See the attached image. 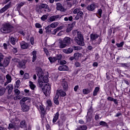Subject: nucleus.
<instances>
[{
  "mask_svg": "<svg viewBox=\"0 0 130 130\" xmlns=\"http://www.w3.org/2000/svg\"><path fill=\"white\" fill-rule=\"evenodd\" d=\"M36 71L37 73V75L39 77V80L38 81L39 86L40 88H42L44 86V84L48 83V77L47 76H44V73L41 68H38L36 69Z\"/></svg>",
  "mask_w": 130,
  "mask_h": 130,
  "instance_id": "1",
  "label": "nucleus"
},
{
  "mask_svg": "<svg viewBox=\"0 0 130 130\" xmlns=\"http://www.w3.org/2000/svg\"><path fill=\"white\" fill-rule=\"evenodd\" d=\"M74 41L78 45L80 46H85V39H84V36L82 34V32H78L77 37H75Z\"/></svg>",
  "mask_w": 130,
  "mask_h": 130,
  "instance_id": "2",
  "label": "nucleus"
},
{
  "mask_svg": "<svg viewBox=\"0 0 130 130\" xmlns=\"http://www.w3.org/2000/svg\"><path fill=\"white\" fill-rule=\"evenodd\" d=\"M72 39L70 37H65L62 41L59 42V48H64L71 44Z\"/></svg>",
  "mask_w": 130,
  "mask_h": 130,
  "instance_id": "3",
  "label": "nucleus"
},
{
  "mask_svg": "<svg viewBox=\"0 0 130 130\" xmlns=\"http://www.w3.org/2000/svg\"><path fill=\"white\" fill-rule=\"evenodd\" d=\"M13 26L10 23H5L3 24V26L1 28L2 33H10L12 31Z\"/></svg>",
  "mask_w": 130,
  "mask_h": 130,
  "instance_id": "4",
  "label": "nucleus"
},
{
  "mask_svg": "<svg viewBox=\"0 0 130 130\" xmlns=\"http://www.w3.org/2000/svg\"><path fill=\"white\" fill-rule=\"evenodd\" d=\"M42 90L44 95H45L46 97H48V96L50 95V93H51V86L50 84H49V83L46 84Z\"/></svg>",
  "mask_w": 130,
  "mask_h": 130,
  "instance_id": "5",
  "label": "nucleus"
},
{
  "mask_svg": "<svg viewBox=\"0 0 130 130\" xmlns=\"http://www.w3.org/2000/svg\"><path fill=\"white\" fill-rule=\"evenodd\" d=\"M10 58L7 57H5L3 60L0 62V67L7 68L10 64Z\"/></svg>",
  "mask_w": 130,
  "mask_h": 130,
  "instance_id": "6",
  "label": "nucleus"
},
{
  "mask_svg": "<svg viewBox=\"0 0 130 130\" xmlns=\"http://www.w3.org/2000/svg\"><path fill=\"white\" fill-rule=\"evenodd\" d=\"M96 8L97 4L95 3L88 5V6L86 7L87 10L89 11V12H94Z\"/></svg>",
  "mask_w": 130,
  "mask_h": 130,
  "instance_id": "7",
  "label": "nucleus"
},
{
  "mask_svg": "<svg viewBox=\"0 0 130 130\" xmlns=\"http://www.w3.org/2000/svg\"><path fill=\"white\" fill-rule=\"evenodd\" d=\"M61 85L62 86L64 91L69 90V84H68V82L65 79L61 81Z\"/></svg>",
  "mask_w": 130,
  "mask_h": 130,
  "instance_id": "8",
  "label": "nucleus"
},
{
  "mask_svg": "<svg viewBox=\"0 0 130 130\" xmlns=\"http://www.w3.org/2000/svg\"><path fill=\"white\" fill-rule=\"evenodd\" d=\"M57 26H58V22H53L51 23L50 25L46 27L45 29L46 30V32H48L49 31V28H56Z\"/></svg>",
  "mask_w": 130,
  "mask_h": 130,
  "instance_id": "9",
  "label": "nucleus"
},
{
  "mask_svg": "<svg viewBox=\"0 0 130 130\" xmlns=\"http://www.w3.org/2000/svg\"><path fill=\"white\" fill-rule=\"evenodd\" d=\"M12 7V5L11 3H9V4L5 5L2 9L0 10V14H3V13H5L7 10L8 9H10Z\"/></svg>",
  "mask_w": 130,
  "mask_h": 130,
  "instance_id": "10",
  "label": "nucleus"
},
{
  "mask_svg": "<svg viewBox=\"0 0 130 130\" xmlns=\"http://www.w3.org/2000/svg\"><path fill=\"white\" fill-rule=\"evenodd\" d=\"M56 9L57 11H60V12H66V11H67V9H64L60 3L56 4Z\"/></svg>",
  "mask_w": 130,
  "mask_h": 130,
  "instance_id": "11",
  "label": "nucleus"
},
{
  "mask_svg": "<svg viewBox=\"0 0 130 130\" xmlns=\"http://www.w3.org/2000/svg\"><path fill=\"white\" fill-rule=\"evenodd\" d=\"M6 89L8 90V94L9 95L12 94V92L13 91V89H14V86L12 84H9L7 87Z\"/></svg>",
  "mask_w": 130,
  "mask_h": 130,
  "instance_id": "12",
  "label": "nucleus"
},
{
  "mask_svg": "<svg viewBox=\"0 0 130 130\" xmlns=\"http://www.w3.org/2000/svg\"><path fill=\"white\" fill-rule=\"evenodd\" d=\"M37 51L36 50L33 51L31 53H30V55L32 56V62H35V60H36L37 58Z\"/></svg>",
  "mask_w": 130,
  "mask_h": 130,
  "instance_id": "13",
  "label": "nucleus"
},
{
  "mask_svg": "<svg viewBox=\"0 0 130 130\" xmlns=\"http://www.w3.org/2000/svg\"><path fill=\"white\" fill-rule=\"evenodd\" d=\"M90 36L91 41H94V40H96V39H97L99 37V35L93 33L90 34Z\"/></svg>",
  "mask_w": 130,
  "mask_h": 130,
  "instance_id": "14",
  "label": "nucleus"
},
{
  "mask_svg": "<svg viewBox=\"0 0 130 130\" xmlns=\"http://www.w3.org/2000/svg\"><path fill=\"white\" fill-rule=\"evenodd\" d=\"M20 46L22 49H27V48H28V46H29V44L25 42V41H22L20 43Z\"/></svg>",
  "mask_w": 130,
  "mask_h": 130,
  "instance_id": "15",
  "label": "nucleus"
},
{
  "mask_svg": "<svg viewBox=\"0 0 130 130\" xmlns=\"http://www.w3.org/2000/svg\"><path fill=\"white\" fill-rule=\"evenodd\" d=\"M21 110L23 111V112H27V111H29V110H30V107L26 105L25 104L21 106Z\"/></svg>",
  "mask_w": 130,
  "mask_h": 130,
  "instance_id": "16",
  "label": "nucleus"
},
{
  "mask_svg": "<svg viewBox=\"0 0 130 130\" xmlns=\"http://www.w3.org/2000/svg\"><path fill=\"white\" fill-rule=\"evenodd\" d=\"M59 117V113L58 112H57L54 116V117L53 118V123H54L57 121V119H58V118Z\"/></svg>",
  "mask_w": 130,
  "mask_h": 130,
  "instance_id": "17",
  "label": "nucleus"
},
{
  "mask_svg": "<svg viewBox=\"0 0 130 130\" xmlns=\"http://www.w3.org/2000/svg\"><path fill=\"white\" fill-rule=\"evenodd\" d=\"M26 63H27V60H22V61L19 62L18 64L20 68H25V66H26Z\"/></svg>",
  "mask_w": 130,
  "mask_h": 130,
  "instance_id": "18",
  "label": "nucleus"
},
{
  "mask_svg": "<svg viewBox=\"0 0 130 130\" xmlns=\"http://www.w3.org/2000/svg\"><path fill=\"white\" fill-rule=\"evenodd\" d=\"M74 56L75 60H79V59L82 57V54L78 52L75 53Z\"/></svg>",
  "mask_w": 130,
  "mask_h": 130,
  "instance_id": "19",
  "label": "nucleus"
},
{
  "mask_svg": "<svg viewBox=\"0 0 130 130\" xmlns=\"http://www.w3.org/2000/svg\"><path fill=\"white\" fill-rule=\"evenodd\" d=\"M73 50H74L73 49V48L70 47V48H68V49H64L63 50V52H64V53H66L67 54H69L70 53H72V52H73Z\"/></svg>",
  "mask_w": 130,
  "mask_h": 130,
  "instance_id": "20",
  "label": "nucleus"
},
{
  "mask_svg": "<svg viewBox=\"0 0 130 130\" xmlns=\"http://www.w3.org/2000/svg\"><path fill=\"white\" fill-rule=\"evenodd\" d=\"M27 100H29V98L28 97H24L23 99H22L20 101V103L21 106H23V105H25L26 104L25 102L27 101Z\"/></svg>",
  "mask_w": 130,
  "mask_h": 130,
  "instance_id": "21",
  "label": "nucleus"
},
{
  "mask_svg": "<svg viewBox=\"0 0 130 130\" xmlns=\"http://www.w3.org/2000/svg\"><path fill=\"white\" fill-rule=\"evenodd\" d=\"M69 70V67L68 66L64 65V66H59L58 67V70L59 71H67Z\"/></svg>",
  "mask_w": 130,
  "mask_h": 130,
  "instance_id": "22",
  "label": "nucleus"
},
{
  "mask_svg": "<svg viewBox=\"0 0 130 130\" xmlns=\"http://www.w3.org/2000/svg\"><path fill=\"white\" fill-rule=\"evenodd\" d=\"M47 107L46 109L49 110L50 108H51V106H52V102H51V100H48L47 101Z\"/></svg>",
  "mask_w": 130,
  "mask_h": 130,
  "instance_id": "23",
  "label": "nucleus"
},
{
  "mask_svg": "<svg viewBox=\"0 0 130 130\" xmlns=\"http://www.w3.org/2000/svg\"><path fill=\"white\" fill-rule=\"evenodd\" d=\"M57 93L61 96V97H64V96H67V93L66 92L63 91L62 89H60L57 90Z\"/></svg>",
  "mask_w": 130,
  "mask_h": 130,
  "instance_id": "24",
  "label": "nucleus"
},
{
  "mask_svg": "<svg viewBox=\"0 0 130 130\" xmlns=\"http://www.w3.org/2000/svg\"><path fill=\"white\" fill-rule=\"evenodd\" d=\"M120 67H122V68H129L130 67V62L120 63Z\"/></svg>",
  "mask_w": 130,
  "mask_h": 130,
  "instance_id": "25",
  "label": "nucleus"
},
{
  "mask_svg": "<svg viewBox=\"0 0 130 130\" xmlns=\"http://www.w3.org/2000/svg\"><path fill=\"white\" fill-rule=\"evenodd\" d=\"M99 90H100L99 87H96L93 91V96H97L98 92H99Z\"/></svg>",
  "mask_w": 130,
  "mask_h": 130,
  "instance_id": "26",
  "label": "nucleus"
},
{
  "mask_svg": "<svg viewBox=\"0 0 130 130\" xmlns=\"http://www.w3.org/2000/svg\"><path fill=\"white\" fill-rule=\"evenodd\" d=\"M87 126L83 125H80L76 128V130H87Z\"/></svg>",
  "mask_w": 130,
  "mask_h": 130,
  "instance_id": "27",
  "label": "nucleus"
},
{
  "mask_svg": "<svg viewBox=\"0 0 130 130\" xmlns=\"http://www.w3.org/2000/svg\"><path fill=\"white\" fill-rule=\"evenodd\" d=\"M26 126V121H22L20 124V127H21V128H25Z\"/></svg>",
  "mask_w": 130,
  "mask_h": 130,
  "instance_id": "28",
  "label": "nucleus"
},
{
  "mask_svg": "<svg viewBox=\"0 0 130 130\" xmlns=\"http://www.w3.org/2000/svg\"><path fill=\"white\" fill-rule=\"evenodd\" d=\"M10 41L12 45L16 44V39H15V38L11 37L10 39Z\"/></svg>",
  "mask_w": 130,
  "mask_h": 130,
  "instance_id": "29",
  "label": "nucleus"
},
{
  "mask_svg": "<svg viewBox=\"0 0 130 130\" xmlns=\"http://www.w3.org/2000/svg\"><path fill=\"white\" fill-rule=\"evenodd\" d=\"M72 30H73V24H69L66 32H67V33H69V32H71Z\"/></svg>",
  "mask_w": 130,
  "mask_h": 130,
  "instance_id": "30",
  "label": "nucleus"
},
{
  "mask_svg": "<svg viewBox=\"0 0 130 130\" xmlns=\"http://www.w3.org/2000/svg\"><path fill=\"white\" fill-rule=\"evenodd\" d=\"M29 87L31 90H34L36 88V85L32 81H29Z\"/></svg>",
  "mask_w": 130,
  "mask_h": 130,
  "instance_id": "31",
  "label": "nucleus"
},
{
  "mask_svg": "<svg viewBox=\"0 0 130 130\" xmlns=\"http://www.w3.org/2000/svg\"><path fill=\"white\" fill-rule=\"evenodd\" d=\"M26 3L25 2H21L20 4H17V10H21V7H23L24 5H25Z\"/></svg>",
  "mask_w": 130,
  "mask_h": 130,
  "instance_id": "32",
  "label": "nucleus"
},
{
  "mask_svg": "<svg viewBox=\"0 0 130 130\" xmlns=\"http://www.w3.org/2000/svg\"><path fill=\"white\" fill-rule=\"evenodd\" d=\"M54 103L56 105H58L59 104V102L58 101V96H55L54 98Z\"/></svg>",
  "mask_w": 130,
  "mask_h": 130,
  "instance_id": "33",
  "label": "nucleus"
},
{
  "mask_svg": "<svg viewBox=\"0 0 130 130\" xmlns=\"http://www.w3.org/2000/svg\"><path fill=\"white\" fill-rule=\"evenodd\" d=\"M6 93V88L2 87L0 89V96H3Z\"/></svg>",
  "mask_w": 130,
  "mask_h": 130,
  "instance_id": "34",
  "label": "nucleus"
},
{
  "mask_svg": "<svg viewBox=\"0 0 130 130\" xmlns=\"http://www.w3.org/2000/svg\"><path fill=\"white\" fill-rule=\"evenodd\" d=\"M50 62L52 63L53 62H55L56 61V60L55 59V57H49L48 58Z\"/></svg>",
  "mask_w": 130,
  "mask_h": 130,
  "instance_id": "35",
  "label": "nucleus"
},
{
  "mask_svg": "<svg viewBox=\"0 0 130 130\" xmlns=\"http://www.w3.org/2000/svg\"><path fill=\"white\" fill-rule=\"evenodd\" d=\"M48 5L47 4H42L40 6V9H47Z\"/></svg>",
  "mask_w": 130,
  "mask_h": 130,
  "instance_id": "36",
  "label": "nucleus"
},
{
  "mask_svg": "<svg viewBox=\"0 0 130 130\" xmlns=\"http://www.w3.org/2000/svg\"><path fill=\"white\" fill-rule=\"evenodd\" d=\"M6 79H7V82H9L10 83L12 82V77L10 75L7 74L6 75Z\"/></svg>",
  "mask_w": 130,
  "mask_h": 130,
  "instance_id": "37",
  "label": "nucleus"
},
{
  "mask_svg": "<svg viewBox=\"0 0 130 130\" xmlns=\"http://www.w3.org/2000/svg\"><path fill=\"white\" fill-rule=\"evenodd\" d=\"M48 17V15H43L41 17V20H42V21H45V20H47Z\"/></svg>",
  "mask_w": 130,
  "mask_h": 130,
  "instance_id": "38",
  "label": "nucleus"
},
{
  "mask_svg": "<svg viewBox=\"0 0 130 130\" xmlns=\"http://www.w3.org/2000/svg\"><path fill=\"white\" fill-rule=\"evenodd\" d=\"M61 57H62V55H61V54L57 55V56L55 57L56 61V60H60V59H61Z\"/></svg>",
  "mask_w": 130,
  "mask_h": 130,
  "instance_id": "39",
  "label": "nucleus"
},
{
  "mask_svg": "<svg viewBox=\"0 0 130 130\" xmlns=\"http://www.w3.org/2000/svg\"><path fill=\"white\" fill-rule=\"evenodd\" d=\"M99 124L100 125H103V126H107V123L103 121H101Z\"/></svg>",
  "mask_w": 130,
  "mask_h": 130,
  "instance_id": "40",
  "label": "nucleus"
},
{
  "mask_svg": "<svg viewBox=\"0 0 130 130\" xmlns=\"http://www.w3.org/2000/svg\"><path fill=\"white\" fill-rule=\"evenodd\" d=\"M116 46H117L118 47H122V46H123V45H124V42H122L120 43H117L116 44Z\"/></svg>",
  "mask_w": 130,
  "mask_h": 130,
  "instance_id": "41",
  "label": "nucleus"
},
{
  "mask_svg": "<svg viewBox=\"0 0 130 130\" xmlns=\"http://www.w3.org/2000/svg\"><path fill=\"white\" fill-rule=\"evenodd\" d=\"M54 17L55 18V20L56 21L58 19L60 20V19L61 18V17H62V15H58L54 16Z\"/></svg>",
  "mask_w": 130,
  "mask_h": 130,
  "instance_id": "42",
  "label": "nucleus"
},
{
  "mask_svg": "<svg viewBox=\"0 0 130 130\" xmlns=\"http://www.w3.org/2000/svg\"><path fill=\"white\" fill-rule=\"evenodd\" d=\"M80 11H81V10L80 9L76 8V9L74 10L73 14H77Z\"/></svg>",
  "mask_w": 130,
  "mask_h": 130,
  "instance_id": "43",
  "label": "nucleus"
},
{
  "mask_svg": "<svg viewBox=\"0 0 130 130\" xmlns=\"http://www.w3.org/2000/svg\"><path fill=\"white\" fill-rule=\"evenodd\" d=\"M76 68H81V63L78 61L75 62Z\"/></svg>",
  "mask_w": 130,
  "mask_h": 130,
  "instance_id": "44",
  "label": "nucleus"
},
{
  "mask_svg": "<svg viewBox=\"0 0 130 130\" xmlns=\"http://www.w3.org/2000/svg\"><path fill=\"white\" fill-rule=\"evenodd\" d=\"M83 94H89L90 93V90L88 89H84L83 90Z\"/></svg>",
  "mask_w": 130,
  "mask_h": 130,
  "instance_id": "45",
  "label": "nucleus"
},
{
  "mask_svg": "<svg viewBox=\"0 0 130 130\" xmlns=\"http://www.w3.org/2000/svg\"><path fill=\"white\" fill-rule=\"evenodd\" d=\"M35 27L36 28H42V25H41V24L39 23H36L35 24Z\"/></svg>",
  "mask_w": 130,
  "mask_h": 130,
  "instance_id": "46",
  "label": "nucleus"
},
{
  "mask_svg": "<svg viewBox=\"0 0 130 130\" xmlns=\"http://www.w3.org/2000/svg\"><path fill=\"white\" fill-rule=\"evenodd\" d=\"M67 6L69 8H72L73 6V1L67 2Z\"/></svg>",
  "mask_w": 130,
  "mask_h": 130,
  "instance_id": "47",
  "label": "nucleus"
},
{
  "mask_svg": "<svg viewBox=\"0 0 130 130\" xmlns=\"http://www.w3.org/2000/svg\"><path fill=\"white\" fill-rule=\"evenodd\" d=\"M29 74L27 73H25L24 75V79H25V80H27L29 79Z\"/></svg>",
  "mask_w": 130,
  "mask_h": 130,
  "instance_id": "48",
  "label": "nucleus"
},
{
  "mask_svg": "<svg viewBox=\"0 0 130 130\" xmlns=\"http://www.w3.org/2000/svg\"><path fill=\"white\" fill-rule=\"evenodd\" d=\"M58 28H56L55 29H54V30L52 31V34L53 35H55V34H56V33H57V32H58Z\"/></svg>",
  "mask_w": 130,
  "mask_h": 130,
  "instance_id": "49",
  "label": "nucleus"
},
{
  "mask_svg": "<svg viewBox=\"0 0 130 130\" xmlns=\"http://www.w3.org/2000/svg\"><path fill=\"white\" fill-rule=\"evenodd\" d=\"M44 51L45 53H46V55H47V56H48V55H49V52H48V50H47V49L44 48Z\"/></svg>",
  "mask_w": 130,
  "mask_h": 130,
  "instance_id": "50",
  "label": "nucleus"
},
{
  "mask_svg": "<svg viewBox=\"0 0 130 130\" xmlns=\"http://www.w3.org/2000/svg\"><path fill=\"white\" fill-rule=\"evenodd\" d=\"M80 32L81 31H79L78 30H73V34L75 36V35H76V34H77V35H78V34L80 33Z\"/></svg>",
  "mask_w": 130,
  "mask_h": 130,
  "instance_id": "51",
  "label": "nucleus"
},
{
  "mask_svg": "<svg viewBox=\"0 0 130 130\" xmlns=\"http://www.w3.org/2000/svg\"><path fill=\"white\" fill-rule=\"evenodd\" d=\"M59 63H60V64H62V65L66 64L67 61H66L64 60H60V62H59Z\"/></svg>",
  "mask_w": 130,
  "mask_h": 130,
  "instance_id": "52",
  "label": "nucleus"
},
{
  "mask_svg": "<svg viewBox=\"0 0 130 130\" xmlns=\"http://www.w3.org/2000/svg\"><path fill=\"white\" fill-rule=\"evenodd\" d=\"M15 127V125L12 123H9L8 128H14Z\"/></svg>",
  "mask_w": 130,
  "mask_h": 130,
  "instance_id": "53",
  "label": "nucleus"
},
{
  "mask_svg": "<svg viewBox=\"0 0 130 130\" xmlns=\"http://www.w3.org/2000/svg\"><path fill=\"white\" fill-rule=\"evenodd\" d=\"M77 15H78L79 17H80V18H81L82 16H83V11H79L77 14Z\"/></svg>",
  "mask_w": 130,
  "mask_h": 130,
  "instance_id": "54",
  "label": "nucleus"
},
{
  "mask_svg": "<svg viewBox=\"0 0 130 130\" xmlns=\"http://www.w3.org/2000/svg\"><path fill=\"white\" fill-rule=\"evenodd\" d=\"M30 41L31 45H34V38L31 37L30 39Z\"/></svg>",
  "mask_w": 130,
  "mask_h": 130,
  "instance_id": "55",
  "label": "nucleus"
},
{
  "mask_svg": "<svg viewBox=\"0 0 130 130\" xmlns=\"http://www.w3.org/2000/svg\"><path fill=\"white\" fill-rule=\"evenodd\" d=\"M49 20L50 21V22H53L54 21H55V18L54 17V16H51L50 17Z\"/></svg>",
  "mask_w": 130,
  "mask_h": 130,
  "instance_id": "56",
  "label": "nucleus"
},
{
  "mask_svg": "<svg viewBox=\"0 0 130 130\" xmlns=\"http://www.w3.org/2000/svg\"><path fill=\"white\" fill-rule=\"evenodd\" d=\"M98 13L99 15V16H100L101 17L102 15V9H100L98 10Z\"/></svg>",
  "mask_w": 130,
  "mask_h": 130,
  "instance_id": "57",
  "label": "nucleus"
},
{
  "mask_svg": "<svg viewBox=\"0 0 130 130\" xmlns=\"http://www.w3.org/2000/svg\"><path fill=\"white\" fill-rule=\"evenodd\" d=\"M20 83H21V81H20V80H18L16 82V87H19V86H20Z\"/></svg>",
  "mask_w": 130,
  "mask_h": 130,
  "instance_id": "58",
  "label": "nucleus"
},
{
  "mask_svg": "<svg viewBox=\"0 0 130 130\" xmlns=\"http://www.w3.org/2000/svg\"><path fill=\"white\" fill-rule=\"evenodd\" d=\"M14 92L15 93V94H16V95H19L20 92V90L19 89H15L14 90Z\"/></svg>",
  "mask_w": 130,
  "mask_h": 130,
  "instance_id": "59",
  "label": "nucleus"
},
{
  "mask_svg": "<svg viewBox=\"0 0 130 130\" xmlns=\"http://www.w3.org/2000/svg\"><path fill=\"white\" fill-rule=\"evenodd\" d=\"M107 99L108 100V101H113L114 98L111 96H108Z\"/></svg>",
  "mask_w": 130,
  "mask_h": 130,
  "instance_id": "60",
  "label": "nucleus"
},
{
  "mask_svg": "<svg viewBox=\"0 0 130 130\" xmlns=\"http://www.w3.org/2000/svg\"><path fill=\"white\" fill-rule=\"evenodd\" d=\"M40 109L41 111V112L43 113L44 112V108L42 106H40Z\"/></svg>",
  "mask_w": 130,
  "mask_h": 130,
  "instance_id": "61",
  "label": "nucleus"
},
{
  "mask_svg": "<svg viewBox=\"0 0 130 130\" xmlns=\"http://www.w3.org/2000/svg\"><path fill=\"white\" fill-rule=\"evenodd\" d=\"M14 62L16 63V62H18V63L19 64V62H20V60L18 58H15L13 59Z\"/></svg>",
  "mask_w": 130,
  "mask_h": 130,
  "instance_id": "62",
  "label": "nucleus"
},
{
  "mask_svg": "<svg viewBox=\"0 0 130 130\" xmlns=\"http://www.w3.org/2000/svg\"><path fill=\"white\" fill-rule=\"evenodd\" d=\"M78 89H79V85H76L74 88V90L75 92H77V91H78Z\"/></svg>",
  "mask_w": 130,
  "mask_h": 130,
  "instance_id": "63",
  "label": "nucleus"
},
{
  "mask_svg": "<svg viewBox=\"0 0 130 130\" xmlns=\"http://www.w3.org/2000/svg\"><path fill=\"white\" fill-rule=\"evenodd\" d=\"M100 117H99V115L96 114L95 115V117H94V119H95V120H98V119H99Z\"/></svg>",
  "mask_w": 130,
  "mask_h": 130,
  "instance_id": "64",
  "label": "nucleus"
}]
</instances>
